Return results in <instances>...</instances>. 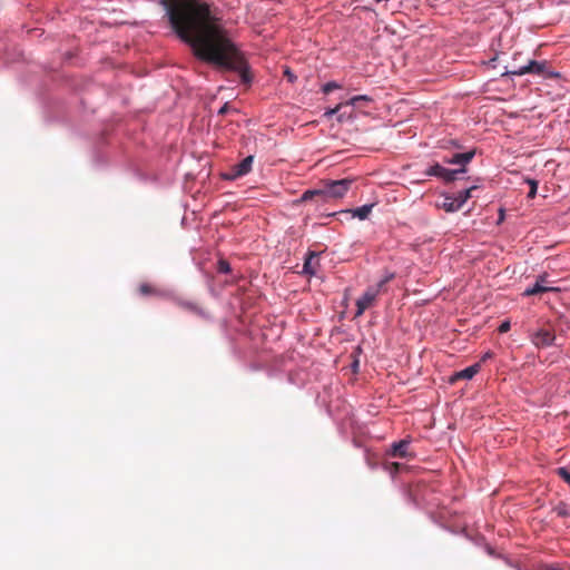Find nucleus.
I'll use <instances>...</instances> for the list:
<instances>
[{
	"label": "nucleus",
	"instance_id": "f257e3e1",
	"mask_svg": "<svg viewBox=\"0 0 570 570\" xmlns=\"http://www.w3.org/2000/svg\"><path fill=\"white\" fill-rule=\"evenodd\" d=\"M160 3L173 30L191 47L198 59L238 72L245 85L252 82L244 55L219 26L209 3L202 0H160Z\"/></svg>",
	"mask_w": 570,
	"mask_h": 570
},
{
	"label": "nucleus",
	"instance_id": "f03ea898",
	"mask_svg": "<svg viewBox=\"0 0 570 570\" xmlns=\"http://www.w3.org/2000/svg\"><path fill=\"white\" fill-rule=\"evenodd\" d=\"M353 184V179L343 178L338 180L323 179L315 189H308L303 193L301 200L307 202L315 199L326 203L330 199H338L345 196Z\"/></svg>",
	"mask_w": 570,
	"mask_h": 570
},
{
	"label": "nucleus",
	"instance_id": "7ed1b4c3",
	"mask_svg": "<svg viewBox=\"0 0 570 570\" xmlns=\"http://www.w3.org/2000/svg\"><path fill=\"white\" fill-rule=\"evenodd\" d=\"M547 69H548L547 61L529 60V62L524 66L513 67V68L507 70V73L513 75V76H523L527 73L538 75V76H547V75H549Z\"/></svg>",
	"mask_w": 570,
	"mask_h": 570
},
{
	"label": "nucleus",
	"instance_id": "20e7f679",
	"mask_svg": "<svg viewBox=\"0 0 570 570\" xmlns=\"http://www.w3.org/2000/svg\"><path fill=\"white\" fill-rule=\"evenodd\" d=\"M380 294V289L375 286L367 287L364 294L356 301L355 317H360L367 308L373 306Z\"/></svg>",
	"mask_w": 570,
	"mask_h": 570
},
{
	"label": "nucleus",
	"instance_id": "39448f33",
	"mask_svg": "<svg viewBox=\"0 0 570 570\" xmlns=\"http://www.w3.org/2000/svg\"><path fill=\"white\" fill-rule=\"evenodd\" d=\"M461 173H465L463 168L459 169H448L441 166L440 164L435 163L432 165L428 170V176H435L439 178H442L445 183H451L458 178V175Z\"/></svg>",
	"mask_w": 570,
	"mask_h": 570
},
{
	"label": "nucleus",
	"instance_id": "423d86ee",
	"mask_svg": "<svg viewBox=\"0 0 570 570\" xmlns=\"http://www.w3.org/2000/svg\"><path fill=\"white\" fill-rule=\"evenodd\" d=\"M253 161L254 157L247 156L240 163L233 166L230 171L224 175V178L227 180H234L247 175L252 170Z\"/></svg>",
	"mask_w": 570,
	"mask_h": 570
},
{
	"label": "nucleus",
	"instance_id": "0eeeda50",
	"mask_svg": "<svg viewBox=\"0 0 570 570\" xmlns=\"http://www.w3.org/2000/svg\"><path fill=\"white\" fill-rule=\"evenodd\" d=\"M176 304L178 307L200 317V318H209L208 311L197 301L189 299H176Z\"/></svg>",
	"mask_w": 570,
	"mask_h": 570
},
{
	"label": "nucleus",
	"instance_id": "6e6552de",
	"mask_svg": "<svg viewBox=\"0 0 570 570\" xmlns=\"http://www.w3.org/2000/svg\"><path fill=\"white\" fill-rule=\"evenodd\" d=\"M531 341L538 347H547L552 345L554 335L551 331L541 328L532 335Z\"/></svg>",
	"mask_w": 570,
	"mask_h": 570
},
{
	"label": "nucleus",
	"instance_id": "1a4fd4ad",
	"mask_svg": "<svg viewBox=\"0 0 570 570\" xmlns=\"http://www.w3.org/2000/svg\"><path fill=\"white\" fill-rule=\"evenodd\" d=\"M474 157V150L454 154L451 158H444L443 161L450 165H460L465 170V165Z\"/></svg>",
	"mask_w": 570,
	"mask_h": 570
},
{
	"label": "nucleus",
	"instance_id": "9d476101",
	"mask_svg": "<svg viewBox=\"0 0 570 570\" xmlns=\"http://www.w3.org/2000/svg\"><path fill=\"white\" fill-rule=\"evenodd\" d=\"M138 292L142 296H155L160 298H165L168 296V293L165 289H161L149 283L140 284L138 287Z\"/></svg>",
	"mask_w": 570,
	"mask_h": 570
},
{
	"label": "nucleus",
	"instance_id": "9b49d317",
	"mask_svg": "<svg viewBox=\"0 0 570 570\" xmlns=\"http://www.w3.org/2000/svg\"><path fill=\"white\" fill-rule=\"evenodd\" d=\"M390 454L394 458L412 456L409 452V441L401 440L400 442L393 443Z\"/></svg>",
	"mask_w": 570,
	"mask_h": 570
},
{
	"label": "nucleus",
	"instance_id": "f8f14e48",
	"mask_svg": "<svg viewBox=\"0 0 570 570\" xmlns=\"http://www.w3.org/2000/svg\"><path fill=\"white\" fill-rule=\"evenodd\" d=\"M317 265V254L314 252H309L304 262L303 272L308 275H315Z\"/></svg>",
	"mask_w": 570,
	"mask_h": 570
},
{
	"label": "nucleus",
	"instance_id": "ddd939ff",
	"mask_svg": "<svg viewBox=\"0 0 570 570\" xmlns=\"http://www.w3.org/2000/svg\"><path fill=\"white\" fill-rule=\"evenodd\" d=\"M436 206L448 213H453L460 209V203H456L455 198L451 196H444L443 200L438 203Z\"/></svg>",
	"mask_w": 570,
	"mask_h": 570
},
{
	"label": "nucleus",
	"instance_id": "4468645a",
	"mask_svg": "<svg viewBox=\"0 0 570 570\" xmlns=\"http://www.w3.org/2000/svg\"><path fill=\"white\" fill-rule=\"evenodd\" d=\"M480 371V363L473 364L455 374V379L470 380Z\"/></svg>",
	"mask_w": 570,
	"mask_h": 570
},
{
	"label": "nucleus",
	"instance_id": "2eb2a0df",
	"mask_svg": "<svg viewBox=\"0 0 570 570\" xmlns=\"http://www.w3.org/2000/svg\"><path fill=\"white\" fill-rule=\"evenodd\" d=\"M476 187L475 186H472L465 190H462L460 191L455 198L456 203H460V209L462 208V206L468 202L469 198L472 197V191L475 190Z\"/></svg>",
	"mask_w": 570,
	"mask_h": 570
},
{
	"label": "nucleus",
	"instance_id": "dca6fc26",
	"mask_svg": "<svg viewBox=\"0 0 570 570\" xmlns=\"http://www.w3.org/2000/svg\"><path fill=\"white\" fill-rule=\"evenodd\" d=\"M373 205H363L352 210L353 216L360 219H366L371 214Z\"/></svg>",
	"mask_w": 570,
	"mask_h": 570
},
{
	"label": "nucleus",
	"instance_id": "f3484780",
	"mask_svg": "<svg viewBox=\"0 0 570 570\" xmlns=\"http://www.w3.org/2000/svg\"><path fill=\"white\" fill-rule=\"evenodd\" d=\"M556 288L551 287V286H548V285H542L540 282H537L534 284L533 287L531 288H528L525 291V295H535V294H539V293H544V292H549V291H554Z\"/></svg>",
	"mask_w": 570,
	"mask_h": 570
},
{
	"label": "nucleus",
	"instance_id": "a211bd4d",
	"mask_svg": "<svg viewBox=\"0 0 570 570\" xmlns=\"http://www.w3.org/2000/svg\"><path fill=\"white\" fill-rule=\"evenodd\" d=\"M395 277V274L394 273H386L382 279L376 284L374 285L377 289H380L381 293H384L386 292V284L389 282H391L393 278Z\"/></svg>",
	"mask_w": 570,
	"mask_h": 570
},
{
	"label": "nucleus",
	"instance_id": "6ab92c4d",
	"mask_svg": "<svg viewBox=\"0 0 570 570\" xmlns=\"http://www.w3.org/2000/svg\"><path fill=\"white\" fill-rule=\"evenodd\" d=\"M368 101L370 98L367 96H355L345 102L346 106H356L358 101Z\"/></svg>",
	"mask_w": 570,
	"mask_h": 570
},
{
	"label": "nucleus",
	"instance_id": "aec40b11",
	"mask_svg": "<svg viewBox=\"0 0 570 570\" xmlns=\"http://www.w3.org/2000/svg\"><path fill=\"white\" fill-rule=\"evenodd\" d=\"M344 106H346V105H345V102H341V104H338L337 106H335L334 108H331V109L326 110V111H325V114H324V116H325V117H327V118H330V117H332V116H334V115L338 114V112H340V110H341Z\"/></svg>",
	"mask_w": 570,
	"mask_h": 570
},
{
	"label": "nucleus",
	"instance_id": "412c9836",
	"mask_svg": "<svg viewBox=\"0 0 570 570\" xmlns=\"http://www.w3.org/2000/svg\"><path fill=\"white\" fill-rule=\"evenodd\" d=\"M341 86L334 81H330L323 86L324 94H330L335 89H340Z\"/></svg>",
	"mask_w": 570,
	"mask_h": 570
},
{
	"label": "nucleus",
	"instance_id": "4be33fe9",
	"mask_svg": "<svg viewBox=\"0 0 570 570\" xmlns=\"http://www.w3.org/2000/svg\"><path fill=\"white\" fill-rule=\"evenodd\" d=\"M402 466H403V464H401L399 462H391V463H389V465H386V469L389 470V472L391 474H396Z\"/></svg>",
	"mask_w": 570,
	"mask_h": 570
},
{
	"label": "nucleus",
	"instance_id": "5701e85b",
	"mask_svg": "<svg viewBox=\"0 0 570 570\" xmlns=\"http://www.w3.org/2000/svg\"><path fill=\"white\" fill-rule=\"evenodd\" d=\"M529 184H530L531 188H530V191H529L528 196L530 198H533L535 196V194H537L538 184H537L535 180H529Z\"/></svg>",
	"mask_w": 570,
	"mask_h": 570
},
{
	"label": "nucleus",
	"instance_id": "b1692460",
	"mask_svg": "<svg viewBox=\"0 0 570 570\" xmlns=\"http://www.w3.org/2000/svg\"><path fill=\"white\" fill-rule=\"evenodd\" d=\"M218 271L220 273H228L230 271V266L226 261H220L218 264Z\"/></svg>",
	"mask_w": 570,
	"mask_h": 570
},
{
	"label": "nucleus",
	"instance_id": "393cba45",
	"mask_svg": "<svg viewBox=\"0 0 570 570\" xmlns=\"http://www.w3.org/2000/svg\"><path fill=\"white\" fill-rule=\"evenodd\" d=\"M510 330V322H503L500 326H499V332L500 333H505Z\"/></svg>",
	"mask_w": 570,
	"mask_h": 570
},
{
	"label": "nucleus",
	"instance_id": "a878e982",
	"mask_svg": "<svg viewBox=\"0 0 570 570\" xmlns=\"http://www.w3.org/2000/svg\"><path fill=\"white\" fill-rule=\"evenodd\" d=\"M230 110V106L228 102L224 104L222 108L218 110L219 115H225Z\"/></svg>",
	"mask_w": 570,
	"mask_h": 570
},
{
	"label": "nucleus",
	"instance_id": "bb28decb",
	"mask_svg": "<svg viewBox=\"0 0 570 570\" xmlns=\"http://www.w3.org/2000/svg\"><path fill=\"white\" fill-rule=\"evenodd\" d=\"M556 511H557L558 515H560V517H566L568 514L564 505L557 507Z\"/></svg>",
	"mask_w": 570,
	"mask_h": 570
},
{
	"label": "nucleus",
	"instance_id": "cd10ccee",
	"mask_svg": "<svg viewBox=\"0 0 570 570\" xmlns=\"http://www.w3.org/2000/svg\"><path fill=\"white\" fill-rule=\"evenodd\" d=\"M493 357V353L492 352H487L482 357H481V362H485L487 360H490Z\"/></svg>",
	"mask_w": 570,
	"mask_h": 570
},
{
	"label": "nucleus",
	"instance_id": "c85d7f7f",
	"mask_svg": "<svg viewBox=\"0 0 570 570\" xmlns=\"http://www.w3.org/2000/svg\"><path fill=\"white\" fill-rule=\"evenodd\" d=\"M285 76L288 78L289 81H294L295 76L287 69L285 70Z\"/></svg>",
	"mask_w": 570,
	"mask_h": 570
},
{
	"label": "nucleus",
	"instance_id": "c756f323",
	"mask_svg": "<svg viewBox=\"0 0 570 570\" xmlns=\"http://www.w3.org/2000/svg\"><path fill=\"white\" fill-rule=\"evenodd\" d=\"M537 282H540L542 285H547L548 284L547 276L546 275L540 276Z\"/></svg>",
	"mask_w": 570,
	"mask_h": 570
}]
</instances>
